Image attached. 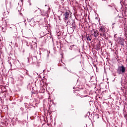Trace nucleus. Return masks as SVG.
<instances>
[{
	"instance_id": "nucleus-11",
	"label": "nucleus",
	"mask_w": 127,
	"mask_h": 127,
	"mask_svg": "<svg viewBox=\"0 0 127 127\" xmlns=\"http://www.w3.org/2000/svg\"><path fill=\"white\" fill-rule=\"evenodd\" d=\"M41 14L42 15H43V16H44V15H45V14H43V11H42Z\"/></svg>"
},
{
	"instance_id": "nucleus-9",
	"label": "nucleus",
	"mask_w": 127,
	"mask_h": 127,
	"mask_svg": "<svg viewBox=\"0 0 127 127\" xmlns=\"http://www.w3.org/2000/svg\"><path fill=\"white\" fill-rule=\"evenodd\" d=\"M108 6L109 7H107V9H113V6L111 5H109Z\"/></svg>"
},
{
	"instance_id": "nucleus-8",
	"label": "nucleus",
	"mask_w": 127,
	"mask_h": 127,
	"mask_svg": "<svg viewBox=\"0 0 127 127\" xmlns=\"http://www.w3.org/2000/svg\"><path fill=\"white\" fill-rule=\"evenodd\" d=\"M75 99H78V98H80L81 96H80V95H79L78 94H76L75 95Z\"/></svg>"
},
{
	"instance_id": "nucleus-3",
	"label": "nucleus",
	"mask_w": 127,
	"mask_h": 127,
	"mask_svg": "<svg viewBox=\"0 0 127 127\" xmlns=\"http://www.w3.org/2000/svg\"><path fill=\"white\" fill-rule=\"evenodd\" d=\"M92 32H93V34H92V35L94 36V37H100V34H99V31H98V30L93 29Z\"/></svg>"
},
{
	"instance_id": "nucleus-10",
	"label": "nucleus",
	"mask_w": 127,
	"mask_h": 127,
	"mask_svg": "<svg viewBox=\"0 0 127 127\" xmlns=\"http://www.w3.org/2000/svg\"><path fill=\"white\" fill-rule=\"evenodd\" d=\"M9 20L7 19L5 20V23L6 24H7V23H8Z\"/></svg>"
},
{
	"instance_id": "nucleus-6",
	"label": "nucleus",
	"mask_w": 127,
	"mask_h": 127,
	"mask_svg": "<svg viewBox=\"0 0 127 127\" xmlns=\"http://www.w3.org/2000/svg\"><path fill=\"white\" fill-rule=\"evenodd\" d=\"M86 38L87 40H88V41H91V40H92V37H91L90 36L86 35Z\"/></svg>"
},
{
	"instance_id": "nucleus-1",
	"label": "nucleus",
	"mask_w": 127,
	"mask_h": 127,
	"mask_svg": "<svg viewBox=\"0 0 127 127\" xmlns=\"http://www.w3.org/2000/svg\"><path fill=\"white\" fill-rule=\"evenodd\" d=\"M64 22H67V24L69 23V18H71V14H70V11H68L64 12Z\"/></svg>"
},
{
	"instance_id": "nucleus-12",
	"label": "nucleus",
	"mask_w": 127,
	"mask_h": 127,
	"mask_svg": "<svg viewBox=\"0 0 127 127\" xmlns=\"http://www.w3.org/2000/svg\"><path fill=\"white\" fill-rule=\"evenodd\" d=\"M97 119H99V115H97Z\"/></svg>"
},
{
	"instance_id": "nucleus-7",
	"label": "nucleus",
	"mask_w": 127,
	"mask_h": 127,
	"mask_svg": "<svg viewBox=\"0 0 127 127\" xmlns=\"http://www.w3.org/2000/svg\"><path fill=\"white\" fill-rule=\"evenodd\" d=\"M76 28V26H74L73 28V27H70L69 29L70 30L71 32H74V29Z\"/></svg>"
},
{
	"instance_id": "nucleus-4",
	"label": "nucleus",
	"mask_w": 127,
	"mask_h": 127,
	"mask_svg": "<svg viewBox=\"0 0 127 127\" xmlns=\"http://www.w3.org/2000/svg\"><path fill=\"white\" fill-rule=\"evenodd\" d=\"M100 32H105L106 31V28L104 26H101L99 28Z\"/></svg>"
},
{
	"instance_id": "nucleus-5",
	"label": "nucleus",
	"mask_w": 127,
	"mask_h": 127,
	"mask_svg": "<svg viewBox=\"0 0 127 127\" xmlns=\"http://www.w3.org/2000/svg\"><path fill=\"white\" fill-rule=\"evenodd\" d=\"M100 36L102 37H104V38H106L107 37V35H106V32H102L100 33Z\"/></svg>"
},
{
	"instance_id": "nucleus-2",
	"label": "nucleus",
	"mask_w": 127,
	"mask_h": 127,
	"mask_svg": "<svg viewBox=\"0 0 127 127\" xmlns=\"http://www.w3.org/2000/svg\"><path fill=\"white\" fill-rule=\"evenodd\" d=\"M117 71L118 74L119 75H121V74H125V73H126V67L124 65L119 66Z\"/></svg>"
}]
</instances>
